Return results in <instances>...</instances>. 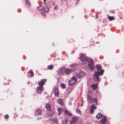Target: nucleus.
<instances>
[{"mask_svg":"<svg viewBox=\"0 0 124 124\" xmlns=\"http://www.w3.org/2000/svg\"><path fill=\"white\" fill-rule=\"evenodd\" d=\"M57 102L58 103L61 105H62L63 104V103L62 99H58L57 100Z\"/></svg>","mask_w":124,"mask_h":124,"instance_id":"obj_22","label":"nucleus"},{"mask_svg":"<svg viewBox=\"0 0 124 124\" xmlns=\"http://www.w3.org/2000/svg\"><path fill=\"white\" fill-rule=\"evenodd\" d=\"M68 0H62V1L63 2H66Z\"/></svg>","mask_w":124,"mask_h":124,"instance_id":"obj_37","label":"nucleus"},{"mask_svg":"<svg viewBox=\"0 0 124 124\" xmlns=\"http://www.w3.org/2000/svg\"><path fill=\"white\" fill-rule=\"evenodd\" d=\"M76 111L78 113H79V112H80V110L79 109H77V110H76Z\"/></svg>","mask_w":124,"mask_h":124,"instance_id":"obj_35","label":"nucleus"},{"mask_svg":"<svg viewBox=\"0 0 124 124\" xmlns=\"http://www.w3.org/2000/svg\"><path fill=\"white\" fill-rule=\"evenodd\" d=\"M43 8V7L42 6H40L37 7L38 9L39 10H42Z\"/></svg>","mask_w":124,"mask_h":124,"instance_id":"obj_29","label":"nucleus"},{"mask_svg":"<svg viewBox=\"0 0 124 124\" xmlns=\"http://www.w3.org/2000/svg\"><path fill=\"white\" fill-rule=\"evenodd\" d=\"M94 101L95 103V104L96 105H98V100L97 98H95L94 99Z\"/></svg>","mask_w":124,"mask_h":124,"instance_id":"obj_32","label":"nucleus"},{"mask_svg":"<svg viewBox=\"0 0 124 124\" xmlns=\"http://www.w3.org/2000/svg\"><path fill=\"white\" fill-rule=\"evenodd\" d=\"M97 107H96L93 104L91 106L90 108V113L92 114L93 113L94 110L96 109Z\"/></svg>","mask_w":124,"mask_h":124,"instance_id":"obj_8","label":"nucleus"},{"mask_svg":"<svg viewBox=\"0 0 124 124\" xmlns=\"http://www.w3.org/2000/svg\"><path fill=\"white\" fill-rule=\"evenodd\" d=\"M44 0V3H45V2H46V0Z\"/></svg>","mask_w":124,"mask_h":124,"instance_id":"obj_38","label":"nucleus"},{"mask_svg":"<svg viewBox=\"0 0 124 124\" xmlns=\"http://www.w3.org/2000/svg\"><path fill=\"white\" fill-rule=\"evenodd\" d=\"M78 0V1H79V0Z\"/></svg>","mask_w":124,"mask_h":124,"instance_id":"obj_39","label":"nucleus"},{"mask_svg":"<svg viewBox=\"0 0 124 124\" xmlns=\"http://www.w3.org/2000/svg\"><path fill=\"white\" fill-rule=\"evenodd\" d=\"M48 110L49 111V115H50L51 116H53L54 114V111L50 109Z\"/></svg>","mask_w":124,"mask_h":124,"instance_id":"obj_21","label":"nucleus"},{"mask_svg":"<svg viewBox=\"0 0 124 124\" xmlns=\"http://www.w3.org/2000/svg\"><path fill=\"white\" fill-rule=\"evenodd\" d=\"M43 11L45 13H47L49 11L48 8L47 7L44 8L43 9Z\"/></svg>","mask_w":124,"mask_h":124,"instance_id":"obj_23","label":"nucleus"},{"mask_svg":"<svg viewBox=\"0 0 124 124\" xmlns=\"http://www.w3.org/2000/svg\"><path fill=\"white\" fill-rule=\"evenodd\" d=\"M97 85L96 84H93L91 86V87L94 89H96L97 88Z\"/></svg>","mask_w":124,"mask_h":124,"instance_id":"obj_24","label":"nucleus"},{"mask_svg":"<svg viewBox=\"0 0 124 124\" xmlns=\"http://www.w3.org/2000/svg\"><path fill=\"white\" fill-rule=\"evenodd\" d=\"M96 67L97 68V69L98 70H99L101 69V67L100 65L98 64L97 65Z\"/></svg>","mask_w":124,"mask_h":124,"instance_id":"obj_27","label":"nucleus"},{"mask_svg":"<svg viewBox=\"0 0 124 124\" xmlns=\"http://www.w3.org/2000/svg\"><path fill=\"white\" fill-rule=\"evenodd\" d=\"M72 70L69 69H65V73L66 74L68 75L71 72Z\"/></svg>","mask_w":124,"mask_h":124,"instance_id":"obj_14","label":"nucleus"},{"mask_svg":"<svg viewBox=\"0 0 124 124\" xmlns=\"http://www.w3.org/2000/svg\"><path fill=\"white\" fill-rule=\"evenodd\" d=\"M108 18L109 21H111L113 20L114 19V17L113 16H108Z\"/></svg>","mask_w":124,"mask_h":124,"instance_id":"obj_25","label":"nucleus"},{"mask_svg":"<svg viewBox=\"0 0 124 124\" xmlns=\"http://www.w3.org/2000/svg\"><path fill=\"white\" fill-rule=\"evenodd\" d=\"M46 109L48 110H50L51 108V105L48 103L46 104Z\"/></svg>","mask_w":124,"mask_h":124,"instance_id":"obj_18","label":"nucleus"},{"mask_svg":"<svg viewBox=\"0 0 124 124\" xmlns=\"http://www.w3.org/2000/svg\"><path fill=\"white\" fill-rule=\"evenodd\" d=\"M98 18V16L97 14L96 15L95 18L96 19H97Z\"/></svg>","mask_w":124,"mask_h":124,"instance_id":"obj_36","label":"nucleus"},{"mask_svg":"<svg viewBox=\"0 0 124 124\" xmlns=\"http://www.w3.org/2000/svg\"><path fill=\"white\" fill-rule=\"evenodd\" d=\"M78 120V119L76 117H73L71 120L70 123L71 124L75 123Z\"/></svg>","mask_w":124,"mask_h":124,"instance_id":"obj_12","label":"nucleus"},{"mask_svg":"<svg viewBox=\"0 0 124 124\" xmlns=\"http://www.w3.org/2000/svg\"><path fill=\"white\" fill-rule=\"evenodd\" d=\"M49 120L50 122L52 124H54L55 123L57 124L58 121L56 119L54 120L53 118H51L49 119Z\"/></svg>","mask_w":124,"mask_h":124,"instance_id":"obj_11","label":"nucleus"},{"mask_svg":"<svg viewBox=\"0 0 124 124\" xmlns=\"http://www.w3.org/2000/svg\"><path fill=\"white\" fill-rule=\"evenodd\" d=\"M61 85L62 88L63 89L65 88H66V86L65 85V84L63 83H61Z\"/></svg>","mask_w":124,"mask_h":124,"instance_id":"obj_31","label":"nucleus"},{"mask_svg":"<svg viewBox=\"0 0 124 124\" xmlns=\"http://www.w3.org/2000/svg\"><path fill=\"white\" fill-rule=\"evenodd\" d=\"M34 75V73L31 71H29L28 73V77H33Z\"/></svg>","mask_w":124,"mask_h":124,"instance_id":"obj_15","label":"nucleus"},{"mask_svg":"<svg viewBox=\"0 0 124 124\" xmlns=\"http://www.w3.org/2000/svg\"><path fill=\"white\" fill-rule=\"evenodd\" d=\"M25 1L27 3V5H30L31 4V2L29 0H25Z\"/></svg>","mask_w":124,"mask_h":124,"instance_id":"obj_30","label":"nucleus"},{"mask_svg":"<svg viewBox=\"0 0 124 124\" xmlns=\"http://www.w3.org/2000/svg\"><path fill=\"white\" fill-rule=\"evenodd\" d=\"M79 73H78L77 75V77L78 78H80L85 75V74L83 71L81 70H79Z\"/></svg>","mask_w":124,"mask_h":124,"instance_id":"obj_7","label":"nucleus"},{"mask_svg":"<svg viewBox=\"0 0 124 124\" xmlns=\"http://www.w3.org/2000/svg\"><path fill=\"white\" fill-rule=\"evenodd\" d=\"M87 96L89 100L88 101L89 102L92 103L94 102V99L91 93L89 92H88Z\"/></svg>","mask_w":124,"mask_h":124,"instance_id":"obj_3","label":"nucleus"},{"mask_svg":"<svg viewBox=\"0 0 124 124\" xmlns=\"http://www.w3.org/2000/svg\"><path fill=\"white\" fill-rule=\"evenodd\" d=\"M54 66L53 65H49L47 67L49 70H52L54 68Z\"/></svg>","mask_w":124,"mask_h":124,"instance_id":"obj_28","label":"nucleus"},{"mask_svg":"<svg viewBox=\"0 0 124 124\" xmlns=\"http://www.w3.org/2000/svg\"><path fill=\"white\" fill-rule=\"evenodd\" d=\"M77 80L75 77H72L69 82V84L70 85H72L74 84L77 82Z\"/></svg>","mask_w":124,"mask_h":124,"instance_id":"obj_4","label":"nucleus"},{"mask_svg":"<svg viewBox=\"0 0 124 124\" xmlns=\"http://www.w3.org/2000/svg\"><path fill=\"white\" fill-rule=\"evenodd\" d=\"M65 113L68 115L69 116H72V115L71 113L69 112L67 110H64Z\"/></svg>","mask_w":124,"mask_h":124,"instance_id":"obj_17","label":"nucleus"},{"mask_svg":"<svg viewBox=\"0 0 124 124\" xmlns=\"http://www.w3.org/2000/svg\"><path fill=\"white\" fill-rule=\"evenodd\" d=\"M106 118H102V120L100 121V122L101 123V124H105L106 122Z\"/></svg>","mask_w":124,"mask_h":124,"instance_id":"obj_16","label":"nucleus"},{"mask_svg":"<svg viewBox=\"0 0 124 124\" xmlns=\"http://www.w3.org/2000/svg\"><path fill=\"white\" fill-rule=\"evenodd\" d=\"M37 93H40L42 92L43 90V88L42 86H41L39 87H38L36 89Z\"/></svg>","mask_w":124,"mask_h":124,"instance_id":"obj_10","label":"nucleus"},{"mask_svg":"<svg viewBox=\"0 0 124 124\" xmlns=\"http://www.w3.org/2000/svg\"><path fill=\"white\" fill-rule=\"evenodd\" d=\"M58 115H60L62 114V109L61 108H60L58 109Z\"/></svg>","mask_w":124,"mask_h":124,"instance_id":"obj_26","label":"nucleus"},{"mask_svg":"<svg viewBox=\"0 0 124 124\" xmlns=\"http://www.w3.org/2000/svg\"><path fill=\"white\" fill-rule=\"evenodd\" d=\"M35 114L36 116L40 115H42L41 109L39 108L37 109L35 112Z\"/></svg>","mask_w":124,"mask_h":124,"instance_id":"obj_6","label":"nucleus"},{"mask_svg":"<svg viewBox=\"0 0 124 124\" xmlns=\"http://www.w3.org/2000/svg\"><path fill=\"white\" fill-rule=\"evenodd\" d=\"M65 67H62L61 68L58 70V74L60 75H61L64 72H65Z\"/></svg>","mask_w":124,"mask_h":124,"instance_id":"obj_5","label":"nucleus"},{"mask_svg":"<svg viewBox=\"0 0 124 124\" xmlns=\"http://www.w3.org/2000/svg\"><path fill=\"white\" fill-rule=\"evenodd\" d=\"M46 81V80L45 79H42L40 82H38L39 84V85L42 86L44 85Z\"/></svg>","mask_w":124,"mask_h":124,"instance_id":"obj_9","label":"nucleus"},{"mask_svg":"<svg viewBox=\"0 0 124 124\" xmlns=\"http://www.w3.org/2000/svg\"><path fill=\"white\" fill-rule=\"evenodd\" d=\"M102 115L101 113H99L96 116V118L98 119H99L101 118Z\"/></svg>","mask_w":124,"mask_h":124,"instance_id":"obj_19","label":"nucleus"},{"mask_svg":"<svg viewBox=\"0 0 124 124\" xmlns=\"http://www.w3.org/2000/svg\"><path fill=\"white\" fill-rule=\"evenodd\" d=\"M54 94L56 96H58L59 93L58 92V89L57 88H55L54 90Z\"/></svg>","mask_w":124,"mask_h":124,"instance_id":"obj_13","label":"nucleus"},{"mask_svg":"<svg viewBox=\"0 0 124 124\" xmlns=\"http://www.w3.org/2000/svg\"><path fill=\"white\" fill-rule=\"evenodd\" d=\"M79 59L82 62L85 61L87 62L88 67L91 70H93L94 69L93 61L92 59L86 57L84 54H82L81 55Z\"/></svg>","mask_w":124,"mask_h":124,"instance_id":"obj_1","label":"nucleus"},{"mask_svg":"<svg viewBox=\"0 0 124 124\" xmlns=\"http://www.w3.org/2000/svg\"><path fill=\"white\" fill-rule=\"evenodd\" d=\"M58 8L57 5H55L54 7V10H57L58 9Z\"/></svg>","mask_w":124,"mask_h":124,"instance_id":"obj_33","label":"nucleus"},{"mask_svg":"<svg viewBox=\"0 0 124 124\" xmlns=\"http://www.w3.org/2000/svg\"><path fill=\"white\" fill-rule=\"evenodd\" d=\"M5 118L6 119H7L9 117V116L8 115H6L5 116Z\"/></svg>","mask_w":124,"mask_h":124,"instance_id":"obj_34","label":"nucleus"},{"mask_svg":"<svg viewBox=\"0 0 124 124\" xmlns=\"http://www.w3.org/2000/svg\"><path fill=\"white\" fill-rule=\"evenodd\" d=\"M104 72V70H101L99 72H95L93 76V80L95 81L98 82L100 80L99 78V75L101 76L102 75Z\"/></svg>","mask_w":124,"mask_h":124,"instance_id":"obj_2","label":"nucleus"},{"mask_svg":"<svg viewBox=\"0 0 124 124\" xmlns=\"http://www.w3.org/2000/svg\"><path fill=\"white\" fill-rule=\"evenodd\" d=\"M67 119L65 118L63 119L62 120V124H66L67 123Z\"/></svg>","mask_w":124,"mask_h":124,"instance_id":"obj_20","label":"nucleus"}]
</instances>
